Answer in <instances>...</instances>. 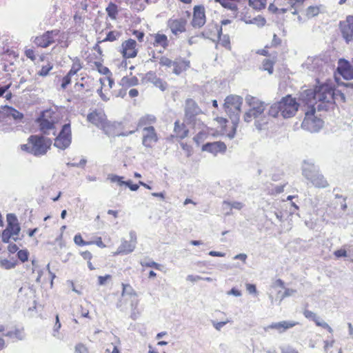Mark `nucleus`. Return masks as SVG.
I'll list each match as a JSON object with an SVG mask.
<instances>
[{
    "mask_svg": "<svg viewBox=\"0 0 353 353\" xmlns=\"http://www.w3.org/2000/svg\"><path fill=\"white\" fill-rule=\"evenodd\" d=\"M334 255L336 258L345 257L347 256V252L345 249H339V250L334 251Z\"/></svg>",
    "mask_w": 353,
    "mask_h": 353,
    "instance_id": "0e129e2a",
    "label": "nucleus"
},
{
    "mask_svg": "<svg viewBox=\"0 0 353 353\" xmlns=\"http://www.w3.org/2000/svg\"><path fill=\"white\" fill-rule=\"evenodd\" d=\"M278 103L280 107L281 115L285 119L294 117L299 107V103L296 101V98L292 97L290 94L283 97Z\"/></svg>",
    "mask_w": 353,
    "mask_h": 353,
    "instance_id": "6e6552de",
    "label": "nucleus"
},
{
    "mask_svg": "<svg viewBox=\"0 0 353 353\" xmlns=\"http://www.w3.org/2000/svg\"><path fill=\"white\" fill-rule=\"evenodd\" d=\"M141 265L142 267L154 268L157 270H160V268H161V265L159 263H157L153 261H151L149 262H141Z\"/></svg>",
    "mask_w": 353,
    "mask_h": 353,
    "instance_id": "3c124183",
    "label": "nucleus"
},
{
    "mask_svg": "<svg viewBox=\"0 0 353 353\" xmlns=\"http://www.w3.org/2000/svg\"><path fill=\"white\" fill-rule=\"evenodd\" d=\"M338 71L345 79H353V66L347 61H339Z\"/></svg>",
    "mask_w": 353,
    "mask_h": 353,
    "instance_id": "a878e982",
    "label": "nucleus"
},
{
    "mask_svg": "<svg viewBox=\"0 0 353 353\" xmlns=\"http://www.w3.org/2000/svg\"><path fill=\"white\" fill-rule=\"evenodd\" d=\"M150 37L152 39L150 44L154 48L161 47L163 50H166L169 46L168 38L164 34L157 32L150 34Z\"/></svg>",
    "mask_w": 353,
    "mask_h": 353,
    "instance_id": "b1692460",
    "label": "nucleus"
},
{
    "mask_svg": "<svg viewBox=\"0 0 353 353\" xmlns=\"http://www.w3.org/2000/svg\"><path fill=\"white\" fill-rule=\"evenodd\" d=\"M202 113L203 112L201 109L199 108L194 100L192 99H188L185 101L184 116L188 123H195L196 117Z\"/></svg>",
    "mask_w": 353,
    "mask_h": 353,
    "instance_id": "dca6fc26",
    "label": "nucleus"
},
{
    "mask_svg": "<svg viewBox=\"0 0 353 353\" xmlns=\"http://www.w3.org/2000/svg\"><path fill=\"white\" fill-rule=\"evenodd\" d=\"M121 84L123 87L130 88L138 85L139 79L136 76H132L130 74V76H125L121 79Z\"/></svg>",
    "mask_w": 353,
    "mask_h": 353,
    "instance_id": "2f4dec72",
    "label": "nucleus"
},
{
    "mask_svg": "<svg viewBox=\"0 0 353 353\" xmlns=\"http://www.w3.org/2000/svg\"><path fill=\"white\" fill-rule=\"evenodd\" d=\"M109 179H110L111 182L116 183L119 186H122L123 185H125L126 181H125L123 180V179H124L123 176H117V175H112L111 176H110Z\"/></svg>",
    "mask_w": 353,
    "mask_h": 353,
    "instance_id": "37998d69",
    "label": "nucleus"
},
{
    "mask_svg": "<svg viewBox=\"0 0 353 353\" xmlns=\"http://www.w3.org/2000/svg\"><path fill=\"white\" fill-rule=\"evenodd\" d=\"M214 29L219 35V39L216 43V48L220 47H223L227 50L231 49L230 40V37L228 35H221V28H219L217 26L214 27Z\"/></svg>",
    "mask_w": 353,
    "mask_h": 353,
    "instance_id": "7c9ffc66",
    "label": "nucleus"
},
{
    "mask_svg": "<svg viewBox=\"0 0 353 353\" xmlns=\"http://www.w3.org/2000/svg\"><path fill=\"white\" fill-rule=\"evenodd\" d=\"M296 323L291 321H281L278 323H272L267 327V329L276 330L279 332L282 333L285 330L293 327L296 325Z\"/></svg>",
    "mask_w": 353,
    "mask_h": 353,
    "instance_id": "c756f323",
    "label": "nucleus"
},
{
    "mask_svg": "<svg viewBox=\"0 0 353 353\" xmlns=\"http://www.w3.org/2000/svg\"><path fill=\"white\" fill-rule=\"evenodd\" d=\"M201 125L204 126L205 129H202V130L197 133L193 138L194 142H196L198 145L204 141L209 135L208 128L205 126L203 123Z\"/></svg>",
    "mask_w": 353,
    "mask_h": 353,
    "instance_id": "f704fd0d",
    "label": "nucleus"
},
{
    "mask_svg": "<svg viewBox=\"0 0 353 353\" xmlns=\"http://www.w3.org/2000/svg\"><path fill=\"white\" fill-rule=\"evenodd\" d=\"M121 35L118 31H110L105 39V41H114L117 40Z\"/></svg>",
    "mask_w": 353,
    "mask_h": 353,
    "instance_id": "a18cd8bd",
    "label": "nucleus"
},
{
    "mask_svg": "<svg viewBox=\"0 0 353 353\" xmlns=\"http://www.w3.org/2000/svg\"><path fill=\"white\" fill-rule=\"evenodd\" d=\"M111 279H112V276L110 274H105V276H99L98 277V284L99 285H105Z\"/></svg>",
    "mask_w": 353,
    "mask_h": 353,
    "instance_id": "de8ad7c7",
    "label": "nucleus"
},
{
    "mask_svg": "<svg viewBox=\"0 0 353 353\" xmlns=\"http://www.w3.org/2000/svg\"><path fill=\"white\" fill-rule=\"evenodd\" d=\"M142 143L148 148H152L158 141V136L153 126L144 127Z\"/></svg>",
    "mask_w": 353,
    "mask_h": 353,
    "instance_id": "6ab92c4d",
    "label": "nucleus"
},
{
    "mask_svg": "<svg viewBox=\"0 0 353 353\" xmlns=\"http://www.w3.org/2000/svg\"><path fill=\"white\" fill-rule=\"evenodd\" d=\"M246 102L249 109L243 115V120L247 123L254 121V124L259 130H261L268 123V119L265 115L266 104L254 97H248Z\"/></svg>",
    "mask_w": 353,
    "mask_h": 353,
    "instance_id": "7ed1b4c3",
    "label": "nucleus"
},
{
    "mask_svg": "<svg viewBox=\"0 0 353 353\" xmlns=\"http://www.w3.org/2000/svg\"><path fill=\"white\" fill-rule=\"evenodd\" d=\"M61 327V324L59 321V315H56V321L53 327V336H57V334L59 332V329Z\"/></svg>",
    "mask_w": 353,
    "mask_h": 353,
    "instance_id": "6e6d98bb",
    "label": "nucleus"
},
{
    "mask_svg": "<svg viewBox=\"0 0 353 353\" xmlns=\"http://www.w3.org/2000/svg\"><path fill=\"white\" fill-rule=\"evenodd\" d=\"M122 296H124L125 294L127 293L128 292H133L134 294H136V293L134 292L132 287L130 284L122 283Z\"/></svg>",
    "mask_w": 353,
    "mask_h": 353,
    "instance_id": "052dcab7",
    "label": "nucleus"
},
{
    "mask_svg": "<svg viewBox=\"0 0 353 353\" xmlns=\"http://www.w3.org/2000/svg\"><path fill=\"white\" fill-rule=\"evenodd\" d=\"M281 44V39L277 37L276 34L273 35V39L271 43V45H268L270 47V49L272 48H276Z\"/></svg>",
    "mask_w": 353,
    "mask_h": 353,
    "instance_id": "864d4df0",
    "label": "nucleus"
},
{
    "mask_svg": "<svg viewBox=\"0 0 353 353\" xmlns=\"http://www.w3.org/2000/svg\"><path fill=\"white\" fill-rule=\"evenodd\" d=\"M28 256L29 252L27 250H20L17 252V257L23 263L28 261Z\"/></svg>",
    "mask_w": 353,
    "mask_h": 353,
    "instance_id": "c03bdc74",
    "label": "nucleus"
},
{
    "mask_svg": "<svg viewBox=\"0 0 353 353\" xmlns=\"http://www.w3.org/2000/svg\"><path fill=\"white\" fill-rule=\"evenodd\" d=\"M256 54L267 57L262 61L260 69L263 71H267L269 74H273L274 66L277 62V52L270 50V47L266 45L263 48L258 50Z\"/></svg>",
    "mask_w": 353,
    "mask_h": 353,
    "instance_id": "1a4fd4ad",
    "label": "nucleus"
},
{
    "mask_svg": "<svg viewBox=\"0 0 353 353\" xmlns=\"http://www.w3.org/2000/svg\"><path fill=\"white\" fill-rule=\"evenodd\" d=\"M187 20L183 18L170 19L168 21V26L172 34L178 35L186 30Z\"/></svg>",
    "mask_w": 353,
    "mask_h": 353,
    "instance_id": "aec40b11",
    "label": "nucleus"
},
{
    "mask_svg": "<svg viewBox=\"0 0 353 353\" xmlns=\"http://www.w3.org/2000/svg\"><path fill=\"white\" fill-rule=\"evenodd\" d=\"M72 143V130L70 122L62 125L59 134L54 139V146L64 150L68 148Z\"/></svg>",
    "mask_w": 353,
    "mask_h": 353,
    "instance_id": "9b49d317",
    "label": "nucleus"
},
{
    "mask_svg": "<svg viewBox=\"0 0 353 353\" xmlns=\"http://www.w3.org/2000/svg\"><path fill=\"white\" fill-rule=\"evenodd\" d=\"M304 176L310 181L312 185L318 188H324L328 186L327 181L323 176L313 166L305 168Z\"/></svg>",
    "mask_w": 353,
    "mask_h": 353,
    "instance_id": "ddd939ff",
    "label": "nucleus"
},
{
    "mask_svg": "<svg viewBox=\"0 0 353 353\" xmlns=\"http://www.w3.org/2000/svg\"><path fill=\"white\" fill-rule=\"evenodd\" d=\"M4 109L6 112L5 114L12 117L15 120H21L23 118V114L12 107L6 105Z\"/></svg>",
    "mask_w": 353,
    "mask_h": 353,
    "instance_id": "72a5a7b5",
    "label": "nucleus"
},
{
    "mask_svg": "<svg viewBox=\"0 0 353 353\" xmlns=\"http://www.w3.org/2000/svg\"><path fill=\"white\" fill-rule=\"evenodd\" d=\"M306 101H312L319 111L332 108L336 101H345L344 94L336 89V85L332 80H327L324 83L318 81L312 90H306Z\"/></svg>",
    "mask_w": 353,
    "mask_h": 353,
    "instance_id": "f03ea898",
    "label": "nucleus"
},
{
    "mask_svg": "<svg viewBox=\"0 0 353 353\" xmlns=\"http://www.w3.org/2000/svg\"><path fill=\"white\" fill-rule=\"evenodd\" d=\"M132 34L134 36H135V37L137 39V40L139 42H142L143 41V38H144V36H145V34H144L143 32H141V31H139V30H134L132 31Z\"/></svg>",
    "mask_w": 353,
    "mask_h": 353,
    "instance_id": "13d9d810",
    "label": "nucleus"
},
{
    "mask_svg": "<svg viewBox=\"0 0 353 353\" xmlns=\"http://www.w3.org/2000/svg\"><path fill=\"white\" fill-rule=\"evenodd\" d=\"M174 137L176 139H183L188 136L189 130L184 122L176 120L174 126Z\"/></svg>",
    "mask_w": 353,
    "mask_h": 353,
    "instance_id": "393cba45",
    "label": "nucleus"
},
{
    "mask_svg": "<svg viewBox=\"0 0 353 353\" xmlns=\"http://www.w3.org/2000/svg\"><path fill=\"white\" fill-rule=\"evenodd\" d=\"M148 81L152 83L155 87L159 88L161 91H165L168 88V83L161 78L157 77L155 72H150L146 74Z\"/></svg>",
    "mask_w": 353,
    "mask_h": 353,
    "instance_id": "cd10ccee",
    "label": "nucleus"
},
{
    "mask_svg": "<svg viewBox=\"0 0 353 353\" xmlns=\"http://www.w3.org/2000/svg\"><path fill=\"white\" fill-rule=\"evenodd\" d=\"M225 203L230 206L231 208H234L236 210H241L243 208V204L241 202L239 201H234V202H229V201H225Z\"/></svg>",
    "mask_w": 353,
    "mask_h": 353,
    "instance_id": "09e8293b",
    "label": "nucleus"
},
{
    "mask_svg": "<svg viewBox=\"0 0 353 353\" xmlns=\"http://www.w3.org/2000/svg\"><path fill=\"white\" fill-rule=\"evenodd\" d=\"M12 236H14L12 233L8 232V230L5 229L2 232L1 240L3 243H9L10 239Z\"/></svg>",
    "mask_w": 353,
    "mask_h": 353,
    "instance_id": "8fccbe9b",
    "label": "nucleus"
},
{
    "mask_svg": "<svg viewBox=\"0 0 353 353\" xmlns=\"http://www.w3.org/2000/svg\"><path fill=\"white\" fill-rule=\"evenodd\" d=\"M18 250H19L18 246L14 243L9 244V245L8 247V250L9 251V252H10L12 254L15 253L16 252L18 251Z\"/></svg>",
    "mask_w": 353,
    "mask_h": 353,
    "instance_id": "774afa93",
    "label": "nucleus"
},
{
    "mask_svg": "<svg viewBox=\"0 0 353 353\" xmlns=\"http://www.w3.org/2000/svg\"><path fill=\"white\" fill-rule=\"evenodd\" d=\"M201 149L203 151L208 152L216 156L218 154L225 153L227 146L224 142L214 141L203 145Z\"/></svg>",
    "mask_w": 353,
    "mask_h": 353,
    "instance_id": "412c9836",
    "label": "nucleus"
},
{
    "mask_svg": "<svg viewBox=\"0 0 353 353\" xmlns=\"http://www.w3.org/2000/svg\"><path fill=\"white\" fill-rule=\"evenodd\" d=\"M304 118L301 123V128L310 132H318L323 125V120L316 114L317 107L312 101H306L303 106Z\"/></svg>",
    "mask_w": 353,
    "mask_h": 353,
    "instance_id": "39448f33",
    "label": "nucleus"
},
{
    "mask_svg": "<svg viewBox=\"0 0 353 353\" xmlns=\"http://www.w3.org/2000/svg\"><path fill=\"white\" fill-rule=\"evenodd\" d=\"M59 32L57 30L47 31L42 36L35 39V43L40 47L46 48L54 42L53 37L57 35Z\"/></svg>",
    "mask_w": 353,
    "mask_h": 353,
    "instance_id": "5701e85b",
    "label": "nucleus"
},
{
    "mask_svg": "<svg viewBox=\"0 0 353 353\" xmlns=\"http://www.w3.org/2000/svg\"><path fill=\"white\" fill-rule=\"evenodd\" d=\"M267 0H249V5L255 10H261L266 6Z\"/></svg>",
    "mask_w": 353,
    "mask_h": 353,
    "instance_id": "58836bf2",
    "label": "nucleus"
},
{
    "mask_svg": "<svg viewBox=\"0 0 353 353\" xmlns=\"http://www.w3.org/2000/svg\"><path fill=\"white\" fill-rule=\"evenodd\" d=\"M87 163V160L85 159H82L80 160L79 163H68V166H72V167H81L83 168L85 166Z\"/></svg>",
    "mask_w": 353,
    "mask_h": 353,
    "instance_id": "4d7b16f0",
    "label": "nucleus"
},
{
    "mask_svg": "<svg viewBox=\"0 0 353 353\" xmlns=\"http://www.w3.org/2000/svg\"><path fill=\"white\" fill-rule=\"evenodd\" d=\"M303 315L306 319L313 321L317 326L326 329L329 332L332 331L331 327L327 323L320 321L319 317L313 312L305 310L303 312Z\"/></svg>",
    "mask_w": 353,
    "mask_h": 353,
    "instance_id": "c85d7f7f",
    "label": "nucleus"
},
{
    "mask_svg": "<svg viewBox=\"0 0 353 353\" xmlns=\"http://www.w3.org/2000/svg\"><path fill=\"white\" fill-rule=\"evenodd\" d=\"M54 112L50 110H46L41 112L39 117L36 119L40 131L46 135L50 134V131L55 130V120L52 117Z\"/></svg>",
    "mask_w": 353,
    "mask_h": 353,
    "instance_id": "9d476101",
    "label": "nucleus"
},
{
    "mask_svg": "<svg viewBox=\"0 0 353 353\" xmlns=\"http://www.w3.org/2000/svg\"><path fill=\"white\" fill-rule=\"evenodd\" d=\"M7 222L8 225L6 227V230H8V232L12 233L13 235L19 234L21 228L18 223V219L15 214H7Z\"/></svg>",
    "mask_w": 353,
    "mask_h": 353,
    "instance_id": "bb28decb",
    "label": "nucleus"
},
{
    "mask_svg": "<svg viewBox=\"0 0 353 353\" xmlns=\"http://www.w3.org/2000/svg\"><path fill=\"white\" fill-rule=\"evenodd\" d=\"M205 23V9L201 6H196L194 8L192 25L194 28H201Z\"/></svg>",
    "mask_w": 353,
    "mask_h": 353,
    "instance_id": "4be33fe9",
    "label": "nucleus"
},
{
    "mask_svg": "<svg viewBox=\"0 0 353 353\" xmlns=\"http://www.w3.org/2000/svg\"><path fill=\"white\" fill-rule=\"evenodd\" d=\"M305 0H274L272 3L269 6V10L276 12H285L297 6H302Z\"/></svg>",
    "mask_w": 353,
    "mask_h": 353,
    "instance_id": "4468645a",
    "label": "nucleus"
},
{
    "mask_svg": "<svg viewBox=\"0 0 353 353\" xmlns=\"http://www.w3.org/2000/svg\"><path fill=\"white\" fill-rule=\"evenodd\" d=\"M339 28L347 42L353 39V16L349 15L345 21H341Z\"/></svg>",
    "mask_w": 353,
    "mask_h": 353,
    "instance_id": "a211bd4d",
    "label": "nucleus"
},
{
    "mask_svg": "<svg viewBox=\"0 0 353 353\" xmlns=\"http://www.w3.org/2000/svg\"><path fill=\"white\" fill-rule=\"evenodd\" d=\"M216 2L219 3L223 7L230 10H236V3L239 2L240 0H214Z\"/></svg>",
    "mask_w": 353,
    "mask_h": 353,
    "instance_id": "c9c22d12",
    "label": "nucleus"
},
{
    "mask_svg": "<svg viewBox=\"0 0 353 353\" xmlns=\"http://www.w3.org/2000/svg\"><path fill=\"white\" fill-rule=\"evenodd\" d=\"M74 243L79 246H83L88 244V241L83 239L81 234H77L74 237Z\"/></svg>",
    "mask_w": 353,
    "mask_h": 353,
    "instance_id": "49530a36",
    "label": "nucleus"
},
{
    "mask_svg": "<svg viewBox=\"0 0 353 353\" xmlns=\"http://www.w3.org/2000/svg\"><path fill=\"white\" fill-rule=\"evenodd\" d=\"M320 12L318 6H309L306 10V15L307 17H314L317 16Z\"/></svg>",
    "mask_w": 353,
    "mask_h": 353,
    "instance_id": "79ce46f5",
    "label": "nucleus"
},
{
    "mask_svg": "<svg viewBox=\"0 0 353 353\" xmlns=\"http://www.w3.org/2000/svg\"><path fill=\"white\" fill-rule=\"evenodd\" d=\"M52 66L50 65H43L40 71L38 72L39 75L45 77L49 74V72L52 70Z\"/></svg>",
    "mask_w": 353,
    "mask_h": 353,
    "instance_id": "603ef678",
    "label": "nucleus"
},
{
    "mask_svg": "<svg viewBox=\"0 0 353 353\" xmlns=\"http://www.w3.org/2000/svg\"><path fill=\"white\" fill-rule=\"evenodd\" d=\"M156 122V117L154 116L147 115L145 117H143L139 123L140 125H147L148 124H152Z\"/></svg>",
    "mask_w": 353,
    "mask_h": 353,
    "instance_id": "a19ab883",
    "label": "nucleus"
},
{
    "mask_svg": "<svg viewBox=\"0 0 353 353\" xmlns=\"http://www.w3.org/2000/svg\"><path fill=\"white\" fill-rule=\"evenodd\" d=\"M230 120L231 121H229L227 119L222 117H218L215 119L217 123L219 133L221 135H225L230 138H232L236 134L239 121H234L232 118H230Z\"/></svg>",
    "mask_w": 353,
    "mask_h": 353,
    "instance_id": "f8f14e48",
    "label": "nucleus"
},
{
    "mask_svg": "<svg viewBox=\"0 0 353 353\" xmlns=\"http://www.w3.org/2000/svg\"><path fill=\"white\" fill-rule=\"evenodd\" d=\"M134 244L127 241H125L122 242L121 245L119 247L116 254H128L130 252H132L134 250Z\"/></svg>",
    "mask_w": 353,
    "mask_h": 353,
    "instance_id": "473e14b6",
    "label": "nucleus"
},
{
    "mask_svg": "<svg viewBox=\"0 0 353 353\" xmlns=\"http://www.w3.org/2000/svg\"><path fill=\"white\" fill-rule=\"evenodd\" d=\"M279 114H281V110H280V107L279 105V103L277 102V103L272 104L270 106V108L268 110V114L270 117L276 118L279 115Z\"/></svg>",
    "mask_w": 353,
    "mask_h": 353,
    "instance_id": "ea45409f",
    "label": "nucleus"
},
{
    "mask_svg": "<svg viewBox=\"0 0 353 353\" xmlns=\"http://www.w3.org/2000/svg\"><path fill=\"white\" fill-rule=\"evenodd\" d=\"M108 15L112 19H116L118 14V7L115 3H110L105 9Z\"/></svg>",
    "mask_w": 353,
    "mask_h": 353,
    "instance_id": "e433bc0d",
    "label": "nucleus"
},
{
    "mask_svg": "<svg viewBox=\"0 0 353 353\" xmlns=\"http://www.w3.org/2000/svg\"><path fill=\"white\" fill-rule=\"evenodd\" d=\"M75 353H88V350L85 345L78 343L75 346Z\"/></svg>",
    "mask_w": 353,
    "mask_h": 353,
    "instance_id": "5fc2aeb1",
    "label": "nucleus"
},
{
    "mask_svg": "<svg viewBox=\"0 0 353 353\" xmlns=\"http://www.w3.org/2000/svg\"><path fill=\"white\" fill-rule=\"evenodd\" d=\"M150 60L151 62L159 61L160 69L168 70L172 68V72L177 76L181 75L191 67L190 61L185 57H177L172 60L168 57L163 55L158 58L154 52H153Z\"/></svg>",
    "mask_w": 353,
    "mask_h": 353,
    "instance_id": "20e7f679",
    "label": "nucleus"
},
{
    "mask_svg": "<svg viewBox=\"0 0 353 353\" xmlns=\"http://www.w3.org/2000/svg\"><path fill=\"white\" fill-rule=\"evenodd\" d=\"M103 54L99 46L96 45L90 54V91L96 92L103 100L107 101L114 82L110 70L103 65Z\"/></svg>",
    "mask_w": 353,
    "mask_h": 353,
    "instance_id": "f257e3e1",
    "label": "nucleus"
},
{
    "mask_svg": "<svg viewBox=\"0 0 353 353\" xmlns=\"http://www.w3.org/2000/svg\"><path fill=\"white\" fill-rule=\"evenodd\" d=\"M242 104L243 99L241 97L229 95L225 99L223 109L230 118L239 121Z\"/></svg>",
    "mask_w": 353,
    "mask_h": 353,
    "instance_id": "0eeeda50",
    "label": "nucleus"
},
{
    "mask_svg": "<svg viewBox=\"0 0 353 353\" xmlns=\"http://www.w3.org/2000/svg\"><path fill=\"white\" fill-rule=\"evenodd\" d=\"M71 82V77H70V75H65L63 79H62V82H61V88L63 89H65L67 85H69Z\"/></svg>",
    "mask_w": 353,
    "mask_h": 353,
    "instance_id": "e2e57ef3",
    "label": "nucleus"
},
{
    "mask_svg": "<svg viewBox=\"0 0 353 353\" xmlns=\"http://www.w3.org/2000/svg\"><path fill=\"white\" fill-rule=\"evenodd\" d=\"M120 52L125 59L136 57L139 52L136 41L132 39L124 41L121 43Z\"/></svg>",
    "mask_w": 353,
    "mask_h": 353,
    "instance_id": "f3484780",
    "label": "nucleus"
},
{
    "mask_svg": "<svg viewBox=\"0 0 353 353\" xmlns=\"http://www.w3.org/2000/svg\"><path fill=\"white\" fill-rule=\"evenodd\" d=\"M105 353H119V350L116 345L111 343L110 346L106 348Z\"/></svg>",
    "mask_w": 353,
    "mask_h": 353,
    "instance_id": "680f3d73",
    "label": "nucleus"
},
{
    "mask_svg": "<svg viewBox=\"0 0 353 353\" xmlns=\"http://www.w3.org/2000/svg\"><path fill=\"white\" fill-rule=\"evenodd\" d=\"M125 185L128 186L130 190L137 191L139 188V184H132L131 181H128L125 183Z\"/></svg>",
    "mask_w": 353,
    "mask_h": 353,
    "instance_id": "69168bd1",
    "label": "nucleus"
},
{
    "mask_svg": "<svg viewBox=\"0 0 353 353\" xmlns=\"http://www.w3.org/2000/svg\"><path fill=\"white\" fill-rule=\"evenodd\" d=\"M246 290L250 294H256V285L251 283L246 284Z\"/></svg>",
    "mask_w": 353,
    "mask_h": 353,
    "instance_id": "338daca9",
    "label": "nucleus"
},
{
    "mask_svg": "<svg viewBox=\"0 0 353 353\" xmlns=\"http://www.w3.org/2000/svg\"><path fill=\"white\" fill-rule=\"evenodd\" d=\"M28 143L32 145L30 153L34 156L45 154L49 148V147H48L45 143L44 138L42 136L31 135L28 138Z\"/></svg>",
    "mask_w": 353,
    "mask_h": 353,
    "instance_id": "2eb2a0df",
    "label": "nucleus"
},
{
    "mask_svg": "<svg viewBox=\"0 0 353 353\" xmlns=\"http://www.w3.org/2000/svg\"><path fill=\"white\" fill-rule=\"evenodd\" d=\"M90 122L108 135L116 134V123L108 121L103 110H96L90 113Z\"/></svg>",
    "mask_w": 353,
    "mask_h": 353,
    "instance_id": "423d86ee",
    "label": "nucleus"
},
{
    "mask_svg": "<svg viewBox=\"0 0 353 353\" xmlns=\"http://www.w3.org/2000/svg\"><path fill=\"white\" fill-rule=\"evenodd\" d=\"M17 263V260L13 259L12 260H8L6 259H0V267L6 270H10L14 268Z\"/></svg>",
    "mask_w": 353,
    "mask_h": 353,
    "instance_id": "4c0bfd02",
    "label": "nucleus"
},
{
    "mask_svg": "<svg viewBox=\"0 0 353 353\" xmlns=\"http://www.w3.org/2000/svg\"><path fill=\"white\" fill-rule=\"evenodd\" d=\"M95 244L99 248H105V245L103 243L101 237H96L92 241H90V245Z\"/></svg>",
    "mask_w": 353,
    "mask_h": 353,
    "instance_id": "bf43d9fd",
    "label": "nucleus"
}]
</instances>
